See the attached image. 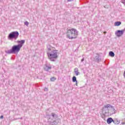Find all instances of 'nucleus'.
I'll use <instances>...</instances> for the list:
<instances>
[{"mask_svg": "<svg viewBox=\"0 0 125 125\" xmlns=\"http://www.w3.org/2000/svg\"><path fill=\"white\" fill-rule=\"evenodd\" d=\"M72 0H67V1L70 2V1H72Z\"/></svg>", "mask_w": 125, "mask_h": 125, "instance_id": "obj_23", "label": "nucleus"}, {"mask_svg": "<svg viewBox=\"0 0 125 125\" xmlns=\"http://www.w3.org/2000/svg\"><path fill=\"white\" fill-rule=\"evenodd\" d=\"M125 32V30H117L115 32V35L117 36V37H122L124 35V33Z\"/></svg>", "mask_w": 125, "mask_h": 125, "instance_id": "obj_8", "label": "nucleus"}, {"mask_svg": "<svg viewBox=\"0 0 125 125\" xmlns=\"http://www.w3.org/2000/svg\"><path fill=\"white\" fill-rule=\"evenodd\" d=\"M18 37H19V32H18V31H14L9 34L8 39L10 41H12L13 39H14V40H17Z\"/></svg>", "mask_w": 125, "mask_h": 125, "instance_id": "obj_6", "label": "nucleus"}, {"mask_svg": "<svg viewBox=\"0 0 125 125\" xmlns=\"http://www.w3.org/2000/svg\"><path fill=\"white\" fill-rule=\"evenodd\" d=\"M112 123H113V124H114V125H119L120 124V120H113Z\"/></svg>", "mask_w": 125, "mask_h": 125, "instance_id": "obj_12", "label": "nucleus"}, {"mask_svg": "<svg viewBox=\"0 0 125 125\" xmlns=\"http://www.w3.org/2000/svg\"><path fill=\"white\" fill-rule=\"evenodd\" d=\"M113 118H111V117H109L108 118L107 120H106V122H107V123L108 124V125H110V124H111L112 123H113Z\"/></svg>", "mask_w": 125, "mask_h": 125, "instance_id": "obj_10", "label": "nucleus"}, {"mask_svg": "<svg viewBox=\"0 0 125 125\" xmlns=\"http://www.w3.org/2000/svg\"><path fill=\"white\" fill-rule=\"evenodd\" d=\"M78 36V31L76 29L71 28L67 31V37L70 40L76 39Z\"/></svg>", "mask_w": 125, "mask_h": 125, "instance_id": "obj_3", "label": "nucleus"}, {"mask_svg": "<svg viewBox=\"0 0 125 125\" xmlns=\"http://www.w3.org/2000/svg\"><path fill=\"white\" fill-rule=\"evenodd\" d=\"M83 61H84V58H83L81 60V62H83Z\"/></svg>", "mask_w": 125, "mask_h": 125, "instance_id": "obj_20", "label": "nucleus"}, {"mask_svg": "<svg viewBox=\"0 0 125 125\" xmlns=\"http://www.w3.org/2000/svg\"><path fill=\"white\" fill-rule=\"evenodd\" d=\"M24 25H26V26H28V25H29V22H28V21H25V22H24Z\"/></svg>", "mask_w": 125, "mask_h": 125, "instance_id": "obj_18", "label": "nucleus"}, {"mask_svg": "<svg viewBox=\"0 0 125 125\" xmlns=\"http://www.w3.org/2000/svg\"><path fill=\"white\" fill-rule=\"evenodd\" d=\"M74 73L76 75V76H79L80 74V72H79V69L78 68H75L74 69Z\"/></svg>", "mask_w": 125, "mask_h": 125, "instance_id": "obj_11", "label": "nucleus"}, {"mask_svg": "<svg viewBox=\"0 0 125 125\" xmlns=\"http://www.w3.org/2000/svg\"><path fill=\"white\" fill-rule=\"evenodd\" d=\"M75 85L78 86V81H76V82H75Z\"/></svg>", "mask_w": 125, "mask_h": 125, "instance_id": "obj_22", "label": "nucleus"}, {"mask_svg": "<svg viewBox=\"0 0 125 125\" xmlns=\"http://www.w3.org/2000/svg\"><path fill=\"white\" fill-rule=\"evenodd\" d=\"M44 90V91H47L48 90V89L47 88H45Z\"/></svg>", "mask_w": 125, "mask_h": 125, "instance_id": "obj_19", "label": "nucleus"}, {"mask_svg": "<svg viewBox=\"0 0 125 125\" xmlns=\"http://www.w3.org/2000/svg\"><path fill=\"white\" fill-rule=\"evenodd\" d=\"M20 119H21V120H22V118H21Z\"/></svg>", "mask_w": 125, "mask_h": 125, "instance_id": "obj_26", "label": "nucleus"}, {"mask_svg": "<svg viewBox=\"0 0 125 125\" xmlns=\"http://www.w3.org/2000/svg\"><path fill=\"white\" fill-rule=\"evenodd\" d=\"M122 24V22L121 21H116L115 22V26H120Z\"/></svg>", "mask_w": 125, "mask_h": 125, "instance_id": "obj_14", "label": "nucleus"}, {"mask_svg": "<svg viewBox=\"0 0 125 125\" xmlns=\"http://www.w3.org/2000/svg\"><path fill=\"white\" fill-rule=\"evenodd\" d=\"M96 56L94 59L95 62H97V63H99V62H101V60H102L101 55L99 54V53H96Z\"/></svg>", "mask_w": 125, "mask_h": 125, "instance_id": "obj_7", "label": "nucleus"}, {"mask_svg": "<svg viewBox=\"0 0 125 125\" xmlns=\"http://www.w3.org/2000/svg\"><path fill=\"white\" fill-rule=\"evenodd\" d=\"M56 50H52L51 52L47 53L49 59L52 62L55 61V59L58 58V52Z\"/></svg>", "mask_w": 125, "mask_h": 125, "instance_id": "obj_4", "label": "nucleus"}, {"mask_svg": "<svg viewBox=\"0 0 125 125\" xmlns=\"http://www.w3.org/2000/svg\"><path fill=\"white\" fill-rule=\"evenodd\" d=\"M112 109L113 111H115V108L114 106H112L110 104H108L106 105H105L102 108V113L104 116L105 115H108L109 114V108Z\"/></svg>", "mask_w": 125, "mask_h": 125, "instance_id": "obj_5", "label": "nucleus"}, {"mask_svg": "<svg viewBox=\"0 0 125 125\" xmlns=\"http://www.w3.org/2000/svg\"><path fill=\"white\" fill-rule=\"evenodd\" d=\"M122 125H125V122H123V123H122Z\"/></svg>", "mask_w": 125, "mask_h": 125, "instance_id": "obj_24", "label": "nucleus"}, {"mask_svg": "<svg viewBox=\"0 0 125 125\" xmlns=\"http://www.w3.org/2000/svg\"><path fill=\"white\" fill-rule=\"evenodd\" d=\"M17 42L19 44L13 45L11 49L6 51V53L7 54H11L12 53L15 54L16 53H18L20 51L22 46H23V45L25 43V40L17 41Z\"/></svg>", "mask_w": 125, "mask_h": 125, "instance_id": "obj_1", "label": "nucleus"}, {"mask_svg": "<svg viewBox=\"0 0 125 125\" xmlns=\"http://www.w3.org/2000/svg\"><path fill=\"white\" fill-rule=\"evenodd\" d=\"M47 49H48L47 52H50L52 51L51 50V46H50V45H48Z\"/></svg>", "mask_w": 125, "mask_h": 125, "instance_id": "obj_16", "label": "nucleus"}, {"mask_svg": "<svg viewBox=\"0 0 125 125\" xmlns=\"http://www.w3.org/2000/svg\"><path fill=\"white\" fill-rule=\"evenodd\" d=\"M109 55L111 57H114L115 56V53L113 51H110L109 53Z\"/></svg>", "mask_w": 125, "mask_h": 125, "instance_id": "obj_13", "label": "nucleus"}, {"mask_svg": "<svg viewBox=\"0 0 125 125\" xmlns=\"http://www.w3.org/2000/svg\"><path fill=\"white\" fill-rule=\"evenodd\" d=\"M46 117L48 123L50 125H57L61 122L60 118H58V115L54 113H52L50 115H48Z\"/></svg>", "mask_w": 125, "mask_h": 125, "instance_id": "obj_2", "label": "nucleus"}, {"mask_svg": "<svg viewBox=\"0 0 125 125\" xmlns=\"http://www.w3.org/2000/svg\"><path fill=\"white\" fill-rule=\"evenodd\" d=\"M122 3H124V4H125V2L122 1Z\"/></svg>", "mask_w": 125, "mask_h": 125, "instance_id": "obj_25", "label": "nucleus"}, {"mask_svg": "<svg viewBox=\"0 0 125 125\" xmlns=\"http://www.w3.org/2000/svg\"><path fill=\"white\" fill-rule=\"evenodd\" d=\"M52 68V67L51 65L48 66L47 64H45L43 67L44 70L47 72H48L49 70H51Z\"/></svg>", "mask_w": 125, "mask_h": 125, "instance_id": "obj_9", "label": "nucleus"}, {"mask_svg": "<svg viewBox=\"0 0 125 125\" xmlns=\"http://www.w3.org/2000/svg\"><path fill=\"white\" fill-rule=\"evenodd\" d=\"M0 119H3V115H1L0 117Z\"/></svg>", "mask_w": 125, "mask_h": 125, "instance_id": "obj_21", "label": "nucleus"}, {"mask_svg": "<svg viewBox=\"0 0 125 125\" xmlns=\"http://www.w3.org/2000/svg\"><path fill=\"white\" fill-rule=\"evenodd\" d=\"M72 82L73 83H76V82H78V81H77V78L76 77V76H73L72 77Z\"/></svg>", "mask_w": 125, "mask_h": 125, "instance_id": "obj_15", "label": "nucleus"}, {"mask_svg": "<svg viewBox=\"0 0 125 125\" xmlns=\"http://www.w3.org/2000/svg\"><path fill=\"white\" fill-rule=\"evenodd\" d=\"M56 80V78L55 77H52L50 78L51 82H54Z\"/></svg>", "mask_w": 125, "mask_h": 125, "instance_id": "obj_17", "label": "nucleus"}]
</instances>
